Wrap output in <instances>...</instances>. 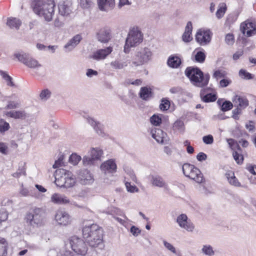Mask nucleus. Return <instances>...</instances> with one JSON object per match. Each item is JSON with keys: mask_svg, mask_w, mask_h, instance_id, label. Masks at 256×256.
I'll list each match as a JSON object with an SVG mask.
<instances>
[{"mask_svg": "<svg viewBox=\"0 0 256 256\" xmlns=\"http://www.w3.org/2000/svg\"><path fill=\"white\" fill-rule=\"evenodd\" d=\"M82 235L90 246L96 248L102 245V230L96 224L85 226L82 229Z\"/></svg>", "mask_w": 256, "mask_h": 256, "instance_id": "obj_1", "label": "nucleus"}, {"mask_svg": "<svg viewBox=\"0 0 256 256\" xmlns=\"http://www.w3.org/2000/svg\"><path fill=\"white\" fill-rule=\"evenodd\" d=\"M56 4L54 0H43L32 7L34 12L46 21L50 22L54 14Z\"/></svg>", "mask_w": 256, "mask_h": 256, "instance_id": "obj_2", "label": "nucleus"}, {"mask_svg": "<svg viewBox=\"0 0 256 256\" xmlns=\"http://www.w3.org/2000/svg\"><path fill=\"white\" fill-rule=\"evenodd\" d=\"M55 182L59 187L70 188L74 186L76 182L75 176L71 172L60 168L56 171Z\"/></svg>", "mask_w": 256, "mask_h": 256, "instance_id": "obj_3", "label": "nucleus"}, {"mask_svg": "<svg viewBox=\"0 0 256 256\" xmlns=\"http://www.w3.org/2000/svg\"><path fill=\"white\" fill-rule=\"evenodd\" d=\"M144 36L140 29L137 26L130 28L126 40L124 52L128 54L130 48L136 47L142 42Z\"/></svg>", "mask_w": 256, "mask_h": 256, "instance_id": "obj_4", "label": "nucleus"}, {"mask_svg": "<svg viewBox=\"0 0 256 256\" xmlns=\"http://www.w3.org/2000/svg\"><path fill=\"white\" fill-rule=\"evenodd\" d=\"M186 75L194 86L203 87L208 84L210 76L204 75L203 72L197 68L188 67L185 70Z\"/></svg>", "mask_w": 256, "mask_h": 256, "instance_id": "obj_5", "label": "nucleus"}, {"mask_svg": "<svg viewBox=\"0 0 256 256\" xmlns=\"http://www.w3.org/2000/svg\"><path fill=\"white\" fill-rule=\"evenodd\" d=\"M153 53L147 46L140 47L136 49L131 66L138 67L148 64L152 60Z\"/></svg>", "mask_w": 256, "mask_h": 256, "instance_id": "obj_6", "label": "nucleus"}, {"mask_svg": "<svg viewBox=\"0 0 256 256\" xmlns=\"http://www.w3.org/2000/svg\"><path fill=\"white\" fill-rule=\"evenodd\" d=\"M25 220L26 223L32 228H38L44 224L42 211L38 208H34L28 213Z\"/></svg>", "mask_w": 256, "mask_h": 256, "instance_id": "obj_7", "label": "nucleus"}, {"mask_svg": "<svg viewBox=\"0 0 256 256\" xmlns=\"http://www.w3.org/2000/svg\"><path fill=\"white\" fill-rule=\"evenodd\" d=\"M184 174L186 177L200 184L204 181V178L200 170L192 164H184L182 166Z\"/></svg>", "mask_w": 256, "mask_h": 256, "instance_id": "obj_8", "label": "nucleus"}, {"mask_svg": "<svg viewBox=\"0 0 256 256\" xmlns=\"http://www.w3.org/2000/svg\"><path fill=\"white\" fill-rule=\"evenodd\" d=\"M70 246L76 256H85L88 252V247L85 242L80 238L74 236L70 237L68 240Z\"/></svg>", "mask_w": 256, "mask_h": 256, "instance_id": "obj_9", "label": "nucleus"}, {"mask_svg": "<svg viewBox=\"0 0 256 256\" xmlns=\"http://www.w3.org/2000/svg\"><path fill=\"white\" fill-rule=\"evenodd\" d=\"M176 222L178 226L183 230L188 232H193L195 230L194 224L184 214L177 216Z\"/></svg>", "mask_w": 256, "mask_h": 256, "instance_id": "obj_10", "label": "nucleus"}, {"mask_svg": "<svg viewBox=\"0 0 256 256\" xmlns=\"http://www.w3.org/2000/svg\"><path fill=\"white\" fill-rule=\"evenodd\" d=\"M212 32L206 28H201L198 30L196 34V40L200 46L208 44L211 41Z\"/></svg>", "mask_w": 256, "mask_h": 256, "instance_id": "obj_11", "label": "nucleus"}, {"mask_svg": "<svg viewBox=\"0 0 256 256\" xmlns=\"http://www.w3.org/2000/svg\"><path fill=\"white\" fill-rule=\"evenodd\" d=\"M54 220L58 225L66 226L71 224L72 218L64 209L60 208L56 212Z\"/></svg>", "mask_w": 256, "mask_h": 256, "instance_id": "obj_12", "label": "nucleus"}, {"mask_svg": "<svg viewBox=\"0 0 256 256\" xmlns=\"http://www.w3.org/2000/svg\"><path fill=\"white\" fill-rule=\"evenodd\" d=\"M77 180L78 182L82 185H90L94 182L93 175L86 169L82 170L78 172Z\"/></svg>", "mask_w": 256, "mask_h": 256, "instance_id": "obj_13", "label": "nucleus"}, {"mask_svg": "<svg viewBox=\"0 0 256 256\" xmlns=\"http://www.w3.org/2000/svg\"><path fill=\"white\" fill-rule=\"evenodd\" d=\"M50 201L56 204L64 205L69 204L73 206L76 205L75 202L70 201L66 196L59 193L52 194L50 197Z\"/></svg>", "mask_w": 256, "mask_h": 256, "instance_id": "obj_14", "label": "nucleus"}, {"mask_svg": "<svg viewBox=\"0 0 256 256\" xmlns=\"http://www.w3.org/2000/svg\"><path fill=\"white\" fill-rule=\"evenodd\" d=\"M240 28L242 32L244 34L246 33L248 36H250L256 34V24L250 20L242 22Z\"/></svg>", "mask_w": 256, "mask_h": 256, "instance_id": "obj_15", "label": "nucleus"}, {"mask_svg": "<svg viewBox=\"0 0 256 256\" xmlns=\"http://www.w3.org/2000/svg\"><path fill=\"white\" fill-rule=\"evenodd\" d=\"M87 121L94 128L96 132L101 136H104L107 134L106 126L104 124L95 121L93 118H88Z\"/></svg>", "mask_w": 256, "mask_h": 256, "instance_id": "obj_16", "label": "nucleus"}, {"mask_svg": "<svg viewBox=\"0 0 256 256\" xmlns=\"http://www.w3.org/2000/svg\"><path fill=\"white\" fill-rule=\"evenodd\" d=\"M112 52V48L108 46L104 49L97 50L93 52L92 54L90 57L94 60H100L104 59Z\"/></svg>", "mask_w": 256, "mask_h": 256, "instance_id": "obj_17", "label": "nucleus"}, {"mask_svg": "<svg viewBox=\"0 0 256 256\" xmlns=\"http://www.w3.org/2000/svg\"><path fill=\"white\" fill-rule=\"evenodd\" d=\"M8 104L5 108L6 109H14L20 106L21 102L18 96L16 94H12L6 97V100Z\"/></svg>", "mask_w": 256, "mask_h": 256, "instance_id": "obj_18", "label": "nucleus"}, {"mask_svg": "<svg viewBox=\"0 0 256 256\" xmlns=\"http://www.w3.org/2000/svg\"><path fill=\"white\" fill-rule=\"evenodd\" d=\"M151 134L152 137L156 140L161 144H164L166 140V134L160 128H154L151 130Z\"/></svg>", "mask_w": 256, "mask_h": 256, "instance_id": "obj_19", "label": "nucleus"}, {"mask_svg": "<svg viewBox=\"0 0 256 256\" xmlns=\"http://www.w3.org/2000/svg\"><path fill=\"white\" fill-rule=\"evenodd\" d=\"M233 104L236 108L242 109L246 108L248 105V101L246 97L235 95L232 98Z\"/></svg>", "mask_w": 256, "mask_h": 256, "instance_id": "obj_20", "label": "nucleus"}, {"mask_svg": "<svg viewBox=\"0 0 256 256\" xmlns=\"http://www.w3.org/2000/svg\"><path fill=\"white\" fill-rule=\"evenodd\" d=\"M82 40V36L80 34H76L67 42L64 48L66 52H70L75 48Z\"/></svg>", "mask_w": 256, "mask_h": 256, "instance_id": "obj_21", "label": "nucleus"}, {"mask_svg": "<svg viewBox=\"0 0 256 256\" xmlns=\"http://www.w3.org/2000/svg\"><path fill=\"white\" fill-rule=\"evenodd\" d=\"M96 36L98 41L102 43H106L110 40V30L106 28L101 29Z\"/></svg>", "mask_w": 256, "mask_h": 256, "instance_id": "obj_22", "label": "nucleus"}, {"mask_svg": "<svg viewBox=\"0 0 256 256\" xmlns=\"http://www.w3.org/2000/svg\"><path fill=\"white\" fill-rule=\"evenodd\" d=\"M151 183L152 186L158 188H162L168 189V185L163 178L159 176H152L151 179Z\"/></svg>", "mask_w": 256, "mask_h": 256, "instance_id": "obj_23", "label": "nucleus"}, {"mask_svg": "<svg viewBox=\"0 0 256 256\" xmlns=\"http://www.w3.org/2000/svg\"><path fill=\"white\" fill-rule=\"evenodd\" d=\"M4 114L15 119H25L28 117V114L24 110H12L6 112Z\"/></svg>", "mask_w": 256, "mask_h": 256, "instance_id": "obj_24", "label": "nucleus"}, {"mask_svg": "<svg viewBox=\"0 0 256 256\" xmlns=\"http://www.w3.org/2000/svg\"><path fill=\"white\" fill-rule=\"evenodd\" d=\"M192 26L191 22H187L186 26L185 28V30L182 34V40L186 42H190L192 40Z\"/></svg>", "mask_w": 256, "mask_h": 256, "instance_id": "obj_25", "label": "nucleus"}, {"mask_svg": "<svg viewBox=\"0 0 256 256\" xmlns=\"http://www.w3.org/2000/svg\"><path fill=\"white\" fill-rule=\"evenodd\" d=\"M102 172L106 176H112V160L104 162L100 166Z\"/></svg>", "mask_w": 256, "mask_h": 256, "instance_id": "obj_26", "label": "nucleus"}, {"mask_svg": "<svg viewBox=\"0 0 256 256\" xmlns=\"http://www.w3.org/2000/svg\"><path fill=\"white\" fill-rule=\"evenodd\" d=\"M226 176L228 183L234 186L240 187L241 186L240 183L238 182V180L234 176V174L232 171L228 172L226 174Z\"/></svg>", "mask_w": 256, "mask_h": 256, "instance_id": "obj_27", "label": "nucleus"}, {"mask_svg": "<svg viewBox=\"0 0 256 256\" xmlns=\"http://www.w3.org/2000/svg\"><path fill=\"white\" fill-rule=\"evenodd\" d=\"M97 3L100 10L108 12L111 9L112 0H97Z\"/></svg>", "mask_w": 256, "mask_h": 256, "instance_id": "obj_28", "label": "nucleus"}, {"mask_svg": "<svg viewBox=\"0 0 256 256\" xmlns=\"http://www.w3.org/2000/svg\"><path fill=\"white\" fill-rule=\"evenodd\" d=\"M167 64L171 68H177L181 64V60L178 56L172 55L168 58Z\"/></svg>", "mask_w": 256, "mask_h": 256, "instance_id": "obj_29", "label": "nucleus"}, {"mask_svg": "<svg viewBox=\"0 0 256 256\" xmlns=\"http://www.w3.org/2000/svg\"><path fill=\"white\" fill-rule=\"evenodd\" d=\"M88 152L92 158L96 160V161L100 160L103 154L102 150L98 148H91Z\"/></svg>", "mask_w": 256, "mask_h": 256, "instance_id": "obj_30", "label": "nucleus"}, {"mask_svg": "<svg viewBox=\"0 0 256 256\" xmlns=\"http://www.w3.org/2000/svg\"><path fill=\"white\" fill-rule=\"evenodd\" d=\"M6 24L11 28L18 30L22 24V22L18 18H8Z\"/></svg>", "mask_w": 256, "mask_h": 256, "instance_id": "obj_31", "label": "nucleus"}, {"mask_svg": "<svg viewBox=\"0 0 256 256\" xmlns=\"http://www.w3.org/2000/svg\"><path fill=\"white\" fill-rule=\"evenodd\" d=\"M227 6L225 3H220L218 6V8L216 12V16L218 19L222 18L226 14Z\"/></svg>", "mask_w": 256, "mask_h": 256, "instance_id": "obj_32", "label": "nucleus"}, {"mask_svg": "<svg viewBox=\"0 0 256 256\" xmlns=\"http://www.w3.org/2000/svg\"><path fill=\"white\" fill-rule=\"evenodd\" d=\"M58 10L59 14L64 16H68L72 12L70 6L64 3L58 6Z\"/></svg>", "mask_w": 256, "mask_h": 256, "instance_id": "obj_33", "label": "nucleus"}, {"mask_svg": "<svg viewBox=\"0 0 256 256\" xmlns=\"http://www.w3.org/2000/svg\"><path fill=\"white\" fill-rule=\"evenodd\" d=\"M140 96L143 100H148L152 96L151 89L148 87H142L140 92Z\"/></svg>", "mask_w": 256, "mask_h": 256, "instance_id": "obj_34", "label": "nucleus"}, {"mask_svg": "<svg viewBox=\"0 0 256 256\" xmlns=\"http://www.w3.org/2000/svg\"><path fill=\"white\" fill-rule=\"evenodd\" d=\"M25 65L30 68L35 69H38L41 66V64L38 63V60L30 56L26 62Z\"/></svg>", "mask_w": 256, "mask_h": 256, "instance_id": "obj_35", "label": "nucleus"}, {"mask_svg": "<svg viewBox=\"0 0 256 256\" xmlns=\"http://www.w3.org/2000/svg\"><path fill=\"white\" fill-rule=\"evenodd\" d=\"M202 252L206 256H213L214 251L213 248L210 244H205L202 246Z\"/></svg>", "mask_w": 256, "mask_h": 256, "instance_id": "obj_36", "label": "nucleus"}, {"mask_svg": "<svg viewBox=\"0 0 256 256\" xmlns=\"http://www.w3.org/2000/svg\"><path fill=\"white\" fill-rule=\"evenodd\" d=\"M232 156L234 160L238 164H242L243 162L244 157L242 154L241 148H240V150H236L233 152Z\"/></svg>", "mask_w": 256, "mask_h": 256, "instance_id": "obj_37", "label": "nucleus"}, {"mask_svg": "<svg viewBox=\"0 0 256 256\" xmlns=\"http://www.w3.org/2000/svg\"><path fill=\"white\" fill-rule=\"evenodd\" d=\"M8 243L4 238H0V256H5L7 254Z\"/></svg>", "mask_w": 256, "mask_h": 256, "instance_id": "obj_38", "label": "nucleus"}, {"mask_svg": "<svg viewBox=\"0 0 256 256\" xmlns=\"http://www.w3.org/2000/svg\"><path fill=\"white\" fill-rule=\"evenodd\" d=\"M82 160L83 165L85 166L94 165L96 162V160L92 158L89 154L88 152L87 156H84L83 157Z\"/></svg>", "mask_w": 256, "mask_h": 256, "instance_id": "obj_39", "label": "nucleus"}, {"mask_svg": "<svg viewBox=\"0 0 256 256\" xmlns=\"http://www.w3.org/2000/svg\"><path fill=\"white\" fill-rule=\"evenodd\" d=\"M14 56L18 59L20 62H22L24 64L30 57L28 54L25 53L24 52L16 53L14 54Z\"/></svg>", "mask_w": 256, "mask_h": 256, "instance_id": "obj_40", "label": "nucleus"}, {"mask_svg": "<svg viewBox=\"0 0 256 256\" xmlns=\"http://www.w3.org/2000/svg\"><path fill=\"white\" fill-rule=\"evenodd\" d=\"M173 129L180 132H183L184 131V125L183 121L178 120L175 122L173 125Z\"/></svg>", "mask_w": 256, "mask_h": 256, "instance_id": "obj_41", "label": "nucleus"}, {"mask_svg": "<svg viewBox=\"0 0 256 256\" xmlns=\"http://www.w3.org/2000/svg\"><path fill=\"white\" fill-rule=\"evenodd\" d=\"M127 178V177H124V181L126 190L130 193L138 192L139 191L138 188L135 185H132L130 182L126 181Z\"/></svg>", "mask_w": 256, "mask_h": 256, "instance_id": "obj_42", "label": "nucleus"}, {"mask_svg": "<svg viewBox=\"0 0 256 256\" xmlns=\"http://www.w3.org/2000/svg\"><path fill=\"white\" fill-rule=\"evenodd\" d=\"M0 75L5 80L8 86H14V84L12 80V78L6 72L0 70Z\"/></svg>", "mask_w": 256, "mask_h": 256, "instance_id": "obj_43", "label": "nucleus"}, {"mask_svg": "<svg viewBox=\"0 0 256 256\" xmlns=\"http://www.w3.org/2000/svg\"><path fill=\"white\" fill-rule=\"evenodd\" d=\"M80 6L83 9H90L94 5L92 0H79Z\"/></svg>", "mask_w": 256, "mask_h": 256, "instance_id": "obj_44", "label": "nucleus"}, {"mask_svg": "<svg viewBox=\"0 0 256 256\" xmlns=\"http://www.w3.org/2000/svg\"><path fill=\"white\" fill-rule=\"evenodd\" d=\"M204 94H202V95ZM202 100L204 102H212L216 100V96L214 94L210 93L207 94L206 95L202 96V94H201Z\"/></svg>", "mask_w": 256, "mask_h": 256, "instance_id": "obj_45", "label": "nucleus"}, {"mask_svg": "<svg viewBox=\"0 0 256 256\" xmlns=\"http://www.w3.org/2000/svg\"><path fill=\"white\" fill-rule=\"evenodd\" d=\"M239 76L245 80H252L254 78V76L253 74L244 69L240 70Z\"/></svg>", "mask_w": 256, "mask_h": 256, "instance_id": "obj_46", "label": "nucleus"}, {"mask_svg": "<svg viewBox=\"0 0 256 256\" xmlns=\"http://www.w3.org/2000/svg\"><path fill=\"white\" fill-rule=\"evenodd\" d=\"M150 122L152 124L155 126H160L162 123L161 116L154 114L150 118Z\"/></svg>", "mask_w": 256, "mask_h": 256, "instance_id": "obj_47", "label": "nucleus"}, {"mask_svg": "<svg viewBox=\"0 0 256 256\" xmlns=\"http://www.w3.org/2000/svg\"><path fill=\"white\" fill-rule=\"evenodd\" d=\"M206 54L204 52L198 51L195 54V60L198 62L202 63L204 62L206 59Z\"/></svg>", "mask_w": 256, "mask_h": 256, "instance_id": "obj_48", "label": "nucleus"}, {"mask_svg": "<svg viewBox=\"0 0 256 256\" xmlns=\"http://www.w3.org/2000/svg\"><path fill=\"white\" fill-rule=\"evenodd\" d=\"M51 96V92L48 89H44L42 90L40 94V99L44 102L47 100Z\"/></svg>", "mask_w": 256, "mask_h": 256, "instance_id": "obj_49", "label": "nucleus"}, {"mask_svg": "<svg viewBox=\"0 0 256 256\" xmlns=\"http://www.w3.org/2000/svg\"><path fill=\"white\" fill-rule=\"evenodd\" d=\"M81 160L82 158L80 156L76 154H72L69 158V162L74 166H76L78 164Z\"/></svg>", "mask_w": 256, "mask_h": 256, "instance_id": "obj_50", "label": "nucleus"}, {"mask_svg": "<svg viewBox=\"0 0 256 256\" xmlns=\"http://www.w3.org/2000/svg\"><path fill=\"white\" fill-rule=\"evenodd\" d=\"M128 62L126 60H116L113 63V67L116 69H122L127 66Z\"/></svg>", "mask_w": 256, "mask_h": 256, "instance_id": "obj_51", "label": "nucleus"}, {"mask_svg": "<svg viewBox=\"0 0 256 256\" xmlns=\"http://www.w3.org/2000/svg\"><path fill=\"white\" fill-rule=\"evenodd\" d=\"M124 170L126 175L129 177V179L137 183V178L134 170L128 168H125Z\"/></svg>", "mask_w": 256, "mask_h": 256, "instance_id": "obj_52", "label": "nucleus"}, {"mask_svg": "<svg viewBox=\"0 0 256 256\" xmlns=\"http://www.w3.org/2000/svg\"><path fill=\"white\" fill-rule=\"evenodd\" d=\"M227 142L230 148L233 152L236 150H240V148H241L240 146L233 139H228Z\"/></svg>", "mask_w": 256, "mask_h": 256, "instance_id": "obj_53", "label": "nucleus"}, {"mask_svg": "<svg viewBox=\"0 0 256 256\" xmlns=\"http://www.w3.org/2000/svg\"><path fill=\"white\" fill-rule=\"evenodd\" d=\"M163 244L165 248L170 250V252H172V254H175L176 255L178 254V252L176 250V248L175 247L172 245L170 242H168L166 240L163 241Z\"/></svg>", "mask_w": 256, "mask_h": 256, "instance_id": "obj_54", "label": "nucleus"}, {"mask_svg": "<svg viewBox=\"0 0 256 256\" xmlns=\"http://www.w3.org/2000/svg\"><path fill=\"white\" fill-rule=\"evenodd\" d=\"M10 128V124L2 119H0V132H4Z\"/></svg>", "mask_w": 256, "mask_h": 256, "instance_id": "obj_55", "label": "nucleus"}, {"mask_svg": "<svg viewBox=\"0 0 256 256\" xmlns=\"http://www.w3.org/2000/svg\"><path fill=\"white\" fill-rule=\"evenodd\" d=\"M237 19V16L234 14H230L228 15L226 20V24L228 25H230L236 21Z\"/></svg>", "mask_w": 256, "mask_h": 256, "instance_id": "obj_56", "label": "nucleus"}, {"mask_svg": "<svg viewBox=\"0 0 256 256\" xmlns=\"http://www.w3.org/2000/svg\"><path fill=\"white\" fill-rule=\"evenodd\" d=\"M170 102L168 100L163 98L162 100V102L160 105V108L161 110H166L169 108Z\"/></svg>", "mask_w": 256, "mask_h": 256, "instance_id": "obj_57", "label": "nucleus"}, {"mask_svg": "<svg viewBox=\"0 0 256 256\" xmlns=\"http://www.w3.org/2000/svg\"><path fill=\"white\" fill-rule=\"evenodd\" d=\"M233 104L230 101L224 102L222 106V110L223 111H228L231 110L233 107Z\"/></svg>", "mask_w": 256, "mask_h": 256, "instance_id": "obj_58", "label": "nucleus"}, {"mask_svg": "<svg viewBox=\"0 0 256 256\" xmlns=\"http://www.w3.org/2000/svg\"><path fill=\"white\" fill-rule=\"evenodd\" d=\"M203 142L206 144H212L214 142V138L212 135L208 134L202 138Z\"/></svg>", "mask_w": 256, "mask_h": 256, "instance_id": "obj_59", "label": "nucleus"}, {"mask_svg": "<svg viewBox=\"0 0 256 256\" xmlns=\"http://www.w3.org/2000/svg\"><path fill=\"white\" fill-rule=\"evenodd\" d=\"M64 25V21L60 20V18H56L54 22V26L56 28H62Z\"/></svg>", "mask_w": 256, "mask_h": 256, "instance_id": "obj_60", "label": "nucleus"}, {"mask_svg": "<svg viewBox=\"0 0 256 256\" xmlns=\"http://www.w3.org/2000/svg\"><path fill=\"white\" fill-rule=\"evenodd\" d=\"M121 216L123 217V218L118 217H114V218L121 224L126 226L128 220L125 214Z\"/></svg>", "mask_w": 256, "mask_h": 256, "instance_id": "obj_61", "label": "nucleus"}, {"mask_svg": "<svg viewBox=\"0 0 256 256\" xmlns=\"http://www.w3.org/2000/svg\"><path fill=\"white\" fill-rule=\"evenodd\" d=\"M234 36L232 34H228L226 36L225 41L228 44H232L234 42Z\"/></svg>", "mask_w": 256, "mask_h": 256, "instance_id": "obj_62", "label": "nucleus"}, {"mask_svg": "<svg viewBox=\"0 0 256 256\" xmlns=\"http://www.w3.org/2000/svg\"><path fill=\"white\" fill-rule=\"evenodd\" d=\"M57 256H78L76 255L72 254V252L66 250L65 248L61 250L60 251L58 254Z\"/></svg>", "mask_w": 256, "mask_h": 256, "instance_id": "obj_63", "label": "nucleus"}, {"mask_svg": "<svg viewBox=\"0 0 256 256\" xmlns=\"http://www.w3.org/2000/svg\"><path fill=\"white\" fill-rule=\"evenodd\" d=\"M63 160H64V156H60L59 157V158H58V160L55 162L52 167L54 168H56L61 166L62 165V164Z\"/></svg>", "mask_w": 256, "mask_h": 256, "instance_id": "obj_64", "label": "nucleus"}]
</instances>
